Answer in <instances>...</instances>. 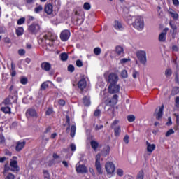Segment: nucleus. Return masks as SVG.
<instances>
[{
	"mask_svg": "<svg viewBox=\"0 0 179 179\" xmlns=\"http://www.w3.org/2000/svg\"><path fill=\"white\" fill-rule=\"evenodd\" d=\"M133 25L137 30H143V27H145V21H143V17L141 16H137Z\"/></svg>",
	"mask_w": 179,
	"mask_h": 179,
	"instance_id": "nucleus-1",
	"label": "nucleus"
},
{
	"mask_svg": "<svg viewBox=\"0 0 179 179\" xmlns=\"http://www.w3.org/2000/svg\"><path fill=\"white\" fill-rule=\"evenodd\" d=\"M10 168L7 167L6 165L4 166V171H8V170H10V171H19V166H17V161L13 160L10 162Z\"/></svg>",
	"mask_w": 179,
	"mask_h": 179,
	"instance_id": "nucleus-2",
	"label": "nucleus"
},
{
	"mask_svg": "<svg viewBox=\"0 0 179 179\" xmlns=\"http://www.w3.org/2000/svg\"><path fill=\"white\" fill-rule=\"evenodd\" d=\"M105 169L108 174H113L115 171V166L111 162H108L106 163Z\"/></svg>",
	"mask_w": 179,
	"mask_h": 179,
	"instance_id": "nucleus-3",
	"label": "nucleus"
},
{
	"mask_svg": "<svg viewBox=\"0 0 179 179\" xmlns=\"http://www.w3.org/2000/svg\"><path fill=\"white\" fill-rule=\"evenodd\" d=\"M137 55V58L138 59V61H140V62L141 64H143V65H145L146 64V52L145 51H138L136 53Z\"/></svg>",
	"mask_w": 179,
	"mask_h": 179,
	"instance_id": "nucleus-4",
	"label": "nucleus"
},
{
	"mask_svg": "<svg viewBox=\"0 0 179 179\" xmlns=\"http://www.w3.org/2000/svg\"><path fill=\"white\" fill-rule=\"evenodd\" d=\"M119 78L118 75L116 73H112L108 77V82L110 85H115L118 82Z\"/></svg>",
	"mask_w": 179,
	"mask_h": 179,
	"instance_id": "nucleus-5",
	"label": "nucleus"
},
{
	"mask_svg": "<svg viewBox=\"0 0 179 179\" xmlns=\"http://www.w3.org/2000/svg\"><path fill=\"white\" fill-rule=\"evenodd\" d=\"M163 110H164V105H162L159 110L156 109L154 113L156 120H162L163 118Z\"/></svg>",
	"mask_w": 179,
	"mask_h": 179,
	"instance_id": "nucleus-6",
	"label": "nucleus"
},
{
	"mask_svg": "<svg viewBox=\"0 0 179 179\" xmlns=\"http://www.w3.org/2000/svg\"><path fill=\"white\" fill-rule=\"evenodd\" d=\"M100 157H101L100 154H97L96 155L95 167H96L99 174H102L103 171H101V164H100Z\"/></svg>",
	"mask_w": 179,
	"mask_h": 179,
	"instance_id": "nucleus-7",
	"label": "nucleus"
},
{
	"mask_svg": "<svg viewBox=\"0 0 179 179\" xmlns=\"http://www.w3.org/2000/svg\"><path fill=\"white\" fill-rule=\"evenodd\" d=\"M29 31L32 33V34H36L40 31V25L38 24H32L28 28Z\"/></svg>",
	"mask_w": 179,
	"mask_h": 179,
	"instance_id": "nucleus-8",
	"label": "nucleus"
},
{
	"mask_svg": "<svg viewBox=\"0 0 179 179\" xmlns=\"http://www.w3.org/2000/svg\"><path fill=\"white\" fill-rule=\"evenodd\" d=\"M109 93L114 94V93H118L120 92V85L117 84H111L108 87Z\"/></svg>",
	"mask_w": 179,
	"mask_h": 179,
	"instance_id": "nucleus-9",
	"label": "nucleus"
},
{
	"mask_svg": "<svg viewBox=\"0 0 179 179\" xmlns=\"http://www.w3.org/2000/svg\"><path fill=\"white\" fill-rule=\"evenodd\" d=\"M26 116L31 118H37V112L36 111L35 109L33 108H29L27 110L26 112Z\"/></svg>",
	"mask_w": 179,
	"mask_h": 179,
	"instance_id": "nucleus-10",
	"label": "nucleus"
},
{
	"mask_svg": "<svg viewBox=\"0 0 179 179\" xmlns=\"http://www.w3.org/2000/svg\"><path fill=\"white\" fill-rule=\"evenodd\" d=\"M76 170L79 174H84V173H87V168H86L85 165L77 164L76 166Z\"/></svg>",
	"mask_w": 179,
	"mask_h": 179,
	"instance_id": "nucleus-11",
	"label": "nucleus"
},
{
	"mask_svg": "<svg viewBox=\"0 0 179 179\" xmlns=\"http://www.w3.org/2000/svg\"><path fill=\"white\" fill-rule=\"evenodd\" d=\"M71 36V32L68 30L63 31L60 34V38L62 41H66Z\"/></svg>",
	"mask_w": 179,
	"mask_h": 179,
	"instance_id": "nucleus-12",
	"label": "nucleus"
},
{
	"mask_svg": "<svg viewBox=\"0 0 179 179\" xmlns=\"http://www.w3.org/2000/svg\"><path fill=\"white\" fill-rule=\"evenodd\" d=\"M169 31V28H165L163 31L159 36V41L161 43H164L166 41V34Z\"/></svg>",
	"mask_w": 179,
	"mask_h": 179,
	"instance_id": "nucleus-13",
	"label": "nucleus"
},
{
	"mask_svg": "<svg viewBox=\"0 0 179 179\" xmlns=\"http://www.w3.org/2000/svg\"><path fill=\"white\" fill-rule=\"evenodd\" d=\"M54 7L52 4L48 3L45 6L44 10L47 13V15H52V12H54Z\"/></svg>",
	"mask_w": 179,
	"mask_h": 179,
	"instance_id": "nucleus-14",
	"label": "nucleus"
},
{
	"mask_svg": "<svg viewBox=\"0 0 179 179\" xmlns=\"http://www.w3.org/2000/svg\"><path fill=\"white\" fill-rule=\"evenodd\" d=\"M45 40H50V41H54L57 40V36L52 34L51 32H48L46 34L43 36Z\"/></svg>",
	"mask_w": 179,
	"mask_h": 179,
	"instance_id": "nucleus-15",
	"label": "nucleus"
},
{
	"mask_svg": "<svg viewBox=\"0 0 179 179\" xmlns=\"http://www.w3.org/2000/svg\"><path fill=\"white\" fill-rule=\"evenodd\" d=\"M86 86H87V83L86 82V79L82 78L78 83V87L80 90H83V89H86Z\"/></svg>",
	"mask_w": 179,
	"mask_h": 179,
	"instance_id": "nucleus-16",
	"label": "nucleus"
},
{
	"mask_svg": "<svg viewBox=\"0 0 179 179\" xmlns=\"http://www.w3.org/2000/svg\"><path fill=\"white\" fill-rule=\"evenodd\" d=\"M26 146V141H18L17 142L16 146H15V150L16 152H20L22 150V149Z\"/></svg>",
	"mask_w": 179,
	"mask_h": 179,
	"instance_id": "nucleus-17",
	"label": "nucleus"
},
{
	"mask_svg": "<svg viewBox=\"0 0 179 179\" xmlns=\"http://www.w3.org/2000/svg\"><path fill=\"white\" fill-rule=\"evenodd\" d=\"M118 102V95L115 94L113 95L112 99L108 101V103H107L108 106H115L117 103Z\"/></svg>",
	"mask_w": 179,
	"mask_h": 179,
	"instance_id": "nucleus-18",
	"label": "nucleus"
},
{
	"mask_svg": "<svg viewBox=\"0 0 179 179\" xmlns=\"http://www.w3.org/2000/svg\"><path fill=\"white\" fill-rule=\"evenodd\" d=\"M41 66L42 69H43V71H46V72H48V71L51 69V64L47 62H43Z\"/></svg>",
	"mask_w": 179,
	"mask_h": 179,
	"instance_id": "nucleus-19",
	"label": "nucleus"
},
{
	"mask_svg": "<svg viewBox=\"0 0 179 179\" xmlns=\"http://www.w3.org/2000/svg\"><path fill=\"white\" fill-rule=\"evenodd\" d=\"M91 101H90V96H85L83 98V104L85 106V107H89V106H90L91 104Z\"/></svg>",
	"mask_w": 179,
	"mask_h": 179,
	"instance_id": "nucleus-20",
	"label": "nucleus"
},
{
	"mask_svg": "<svg viewBox=\"0 0 179 179\" xmlns=\"http://www.w3.org/2000/svg\"><path fill=\"white\" fill-rule=\"evenodd\" d=\"M147 145V152L148 153H152L155 149H156V145L155 144H150L149 141H146Z\"/></svg>",
	"mask_w": 179,
	"mask_h": 179,
	"instance_id": "nucleus-21",
	"label": "nucleus"
},
{
	"mask_svg": "<svg viewBox=\"0 0 179 179\" xmlns=\"http://www.w3.org/2000/svg\"><path fill=\"white\" fill-rule=\"evenodd\" d=\"M115 54H117V55H122V57H124V48H122L120 45H117L115 47Z\"/></svg>",
	"mask_w": 179,
	"mask_h": 179,
	"instance_id": "nucleus-22",
	"label": "nucleus"
},
{
	"mask_svg": "<svg viewBox=\"0 0 179 179\" xmlns=\"http://www.w3.org/2000/svg\"><path fill=\"white\" fill-rule=\"evenodd\" d=\"M110 153V147L106 146L103 148V150L101 151V155L103 156V157H106L108 156V155Z\"/></svg>",
	"mask_w": 179,
	"mask_h": 179,
	"instance_id": "nucleus-23",
	"label": "nucleus"
},
{
	"mask_svg": "<svg viewBox=\"0 0 179 179\" xmlns=\"http://www.w3.org/2000/svg\"><path fill=\"white\" fill-rule=\"evenodd\" d=\"M113 129H114L115 136H120V135L121 134V126H117L116 127H114Z\"/></svg>",
	"mask_w": 179,
	"mask_h": 179,
	"instance_id": "nucleus-24",
	"label": "nucleus"
},
{
	"mask_svg": "<svg viewBox=\"0 0 179 179\" xmlns=\"http://www.w3.org/2000/svg\"><path fill=\"white\" fill-rule=\"evenodd\" d=\"M90 145L92 149L94 150H97V148H99V143L94 140L91 141Z\"/></svg>",
	"mask_w": 179,
	"mask_h": 179,
	"instance_id": "nucleus-25",
	"label": "nucleus"
},
{
	"mask_svg": "<svg viewBox=\"0 0 179 179\" xmlns=\"http://www.w3.org/2000/svg\"><path fill=\"white\" fill-rule=\"evenodd\" d=\"M114 27L115 29H116V30H122L123 29L122 24H121L119 21L117 20L115 21Z\"/></svg>",
	"mask_w": 179,
	"mask_h": 179,
	"instance_id": "nucleus-26",
	"label": "nucleus"
},
{
	"mask_svg": "<svg viewBox=\"0 0 179 179\" xmlns=\"http://www.w3.org/2000/svg\"><path fill=\"white\" fill-rule=\"evenodd\" d=\"M23 33H24V29H23V27H20L16 29L17 36H22Z\"/></svg>",
	"mask_w": 179,
	"mask_h": 179,
	"instance_id": "nucleus-27",
	"label": "nucleus"
},
{
	"mask_svg": "<svg viewBox=\"0 0 179 179\" xmlns=\"http://www.w3.org/2000/svg\"><path fill=\"white\" fill-rule=\"evenodd\" d=\"M76 132V127L75 125H72L71 129V134H70L71 138H73L75 136Z\"/></svg>",
	"mask_w": 179,
	"mask_h": 179,
	"instance_id": "nucleus-28",
	"label": "nucleus"
},
{
	"mask_svg": "<svg viewBox=\"0 0 179 179\" xmlns=\"http://www.w3.org/2000/svg\"><path fill=\"white\" fill-rule=\"evenodd\" d=\"M60 59L62 61H67L68 59V54L66 52L61 53L60 54Z\"/></svg>",
	"mask_w": 179,
	"mask_h": 179,
	"instance_id": "nucleus-29",
	"label": "nucleus"
},
{
	"mask_svg": "<svg viewBox=\"0 0 179 179\" xmlns=\"http://www.w3.org/2000/svg\"><path fill=\"white\" fill-rule=\"evenodd\" d=\"M1 111H3V113H5V114H10V108L9 107H2L1 108Z\"/></svg>",
	"mask_w": 179,
	"mask_h": 179,
	"instance_id": "nucleus-30",
	"label": "nucleus"
},
{
	"mask_svg": "<svg viewBox=\"0 0 179 179\" xmlns=\"http://www.w3.org/2000/svg\"><path fill=\"white\" fill-rule=\"evenodd\" d=\"M173 73V71H171V69H167L165 71V76L166 78H170Z\"/></svg>",
	"mask_w": 179,
	"mask_h": 179,
	"instance_id": "nucleus-31",
	"label": "nucleus"
},
{
	"mask_svg": "<svg viewBox=\"0 0 179 179\" xmlns=\"http://www.w3.org/2000/svg\"><path fill=\"white\" fill-rule=\"evenodd\" d=\"M66 124H68V127L66 129V132H68V129L71 128V120L69 119V116H66Z\"/></svg>",
	"mask_w": 179,
	"mask_h": 179,
	"instance_id": "nucleus-32",
	"label": "nucleus"
},
{
	"mask_svg": "<svg viewBox=\"0 0 179 179\" xmlns=\"http://www.w3.org/2000/svg\"><path fill=\"white\" fill-rule=\"evenodd\" d=\"M45 89H48V82H44L41 85V90H45Z\"/></svg>",
	"mask_w": 179,
	"mask_h": 179,
	"instance_id": "nucleus-33",
	"label": "nucleus"
},
{
	"mask_svg": "<svg viewBox=\"0 0 179 179\" xmlns=\"http://www.w3.org/2000/svg\"><path fill=\"white\" fill-rule=\"evenodd\" d=\"M35 13H40V12H43V6H38L34 8Z\"/></svg>",
	"mask_w": 179,
	"mask_h": 179,
	"instance_id": "nucleus-34",
	"label": "nucleus"
},
{
	"mask_svg": "<svg viewBox=\"0 0 179 179\" xmlns=\"http://www.w3.org/2000/svg\"><path fill=\"white\" fill-rule=\"evenodd\" d=\"M121 76L123 78V79H126V78H128V72L127 70H122L121 72Z\"/></svg>",
	"mask_w": 179,
	"mask_h": 179,
	"instance_id": "nucleus-35",
	"label": "nucleus"
},
{
	"mask_svg": "<svg viewBox=\"0 0 179 179\" xmlns=\"http://www.w3.org/2000/svg\"><path fill=\"white\" fill-rule=\"evenodd\" d=\"M174 134V129H170L168 131H166L165 136L166 138H169V136H170L171 135Z\"/></svg>",
	"mask_w": 179,
	"mask_h": 179,
	"instance_id": "nucleus-36",
	"label": "nucleus"
},
{
	"mask_svg": "<svg viewBox=\"0 0 179 179\" xmlns=\"http://www.w3.org/2000/svg\"><path fill=\"white\" fill-rule=\"evenodd\" d=\"M171 17H173V19H178V14H177L176 12L174 11H169Z\"/></svg>",
	"mask_w": 179,
	"mask_h": 179,
	"instance_id": "nucleus-37",
	"label": "nucleus"
},
{
	"mask_svg": "<svg viewBox=\"0 0 179 179\" xmlns=\"http://www.w3.org/2000/svg\"><path fill=\"white\" fill-rule=\"evenodd\" d=\"M94 54H95V55H100V54H101V49H100V48H95L94 49Z\"/></svg>",
	"mask_w": 179,
	"mask_h": 179,
	"instance_id": "nucleus-38",
	"label": "nucleus"
},
{
	"mask_svg": "<svg viewBox=\"0 0 179 179\" xmlns=\"http://www.w3.org/2000/svg\"><path fill=\"white\" fill-rule=\"evenodd\" d=\"M127 120L129 121V122H134V121H135V115H128Z\"/></svg>",
	"mask_w": 179,
	"mask_h": 179,
	"instance_id": "nucleus-39",
	"label": "nucleus"
},
{
	"mask_svg": "<svg viewBox=\"0 0 179 179\" xmlns=\"http://www.w3.org/2000/svg\"><path fill=\"white\" fill-rule=\"evenodd\" d=\"M91 8H92V6H90V3H85L83 5V8L85 10H90Z\"/></svg>",
	"mask_w": 179,
	"mask_h": 179,
	"instance_id": "nucleus-40",
	"label": "nucleus"
},
{
	"mask_svg": "<svg viewBox=\"0 0 179 179\" xmlns=\"http://www.w3.org/2000/svg\"><path fill=\"white\" fill-rule=\"evenodd\" d=\"M129 61H131V59L129 58H123L121 59L120 61V64H127V62H129Z\"/></svg>",
	"mask_w": 179,
	"mask_h": 179,
	"instance_id": "nucleus-41",
	"label": "nucleus"
},
{
	"mask_svg": "<svg viewBox=\"0 0 179 179\" xmlns=\"http://www.w3.org/2000/svg\"><path fill=\"white\" fill-rule=\"evenodd\" d=\"M179 92V87H175L173 90H172V94L174 96L176 94H178Z\"/></svg>",
	"mask_w": 179,
	"mask_h": 179,
	"instance_id": "nucleus-42",
	"label": "nucleus"
},
{
	"mask_svg": "<svg viewBox=\"0 0 179 179\" xmlns=\"http://www.w3.org/2000/svg\"><path fill=\"white\" fill-rule=\"evenodd\" d=\"M120 123V120H115L110 125L112 129L117 127V125Z\"/></svg>",
	"mask_w": 179,
	"mask_h": 179,
	"instance_id": "nucleus-43",
	"label": "nucleus"
},
{
	"mask_svg": "<svg viewBox=\"0 0 179 179\" xmlns=\"http://www.w3.org/2000/svg\"><path fill=\"white\" fill-rule=\"evenodd\" d=\"M117 174L119 177H122L124 176V171L121 169L117 170Z\"/></svg>",
	"mask_w": 179,
	"mask_h": 179,
	"instance_id": "nucleus-44",
	"label": "nucleus"
},
{
	"mask_svg": "<svg viewBox=\"0 0 179 179\" xmlns=\"http://www.w3.org/2000/svg\"><path fill=\"white\" fill-rule=\"evenodd\" d=\"M76 64L77 66H78V68H82V66H83V62L80 59H78L76 62Z\"/></svg>",
	"mask_w": 179,
	"mask_h": 179,
	"instance_id": "nucleus-45",
	"label": "nucleus"
},
{
	"mask_svg": "<svg viewBox=\"0 0 179 179\" xmlns=\"http://www.w3.org/2000/svg\"><path fill=\"white\" fill-rule=\"evenodd\" d=\"M24 22H26V18L22 17L17 20V24L20 25V24H23Z\"/></svg>",
	"mask_w": 179,
	"mask_h": 179,
	"instance_id": "nucleus-46",
	"label": "nucleus"
},
{
	"mask_svg": "<svg viewBox=\"0 0 179 179\" xmlns=\"http://www.w3.org/2000/svg\"><path fill=\"white\" fill-rule=\"evenodd\" d=\"M123 141L126 143V145H128V143H129V136L125 135L123 138Z\"/></svg>",
	"mask_w": 179,
	"mask_h": 179,
	"instance_id": "nucleus-47",
	"label": "nucleus"
},
{
	"mask_svg": "<svg viewBox=\"0 0 179 179\" xmlns=\"http://www.w3.org/2000/svg\"><path fill=\"white\" fill-rule=\"evenodd\" d=\"M137 179H143V171H140L137 175Z\"/></svg>",
	"mask_w": 179,
	"mask_h": 179,
	"instance_id": "nucleus-48",
	"label": "nucleus"
},
{
	"mask_svg": "<svg viewBox=\"0 0 179 179\" xmlns=\"http://www.w3.org/2000/svg\"><path fill=\"white\" fill-rule=\"evenodd\" d=\"M67 69H68L69 72L72 73L75 71V66H73V65H72V64H70V65L68 66Z\"/></svg>",
	"mask_w": 179,
	"mask_h": 179,
	"instance_id": "nucleus-49",
	"label": "nucleus"
},
{
	"mask_svg": "<svg viewBox=\"0 0 179 179\" xmlns=\"http://www.w3.org/2000/svg\"><path fill=\"white\" fill-rule=\"evenodd\" d=\"M0 145H5V137L2 134H0Z\"/></svg>",
	"mask_w": 179,
	"mask_h": 179,
	"instance_id": "nucleus-50",
	"label": "nucleus"
},
{
	"mask_svg": "<svg viewBox=\"0 0 179 179\" xmlns=\"http://www.w3.org/2000/svg\"><path fill=\"white\" fill-rule=\"evenodd\" d=\"M27 78H22L20 80V83H22V85H27Z\"/></svg>",
	"mask_w": 179,
	"mask_h": 179,
	"instance_id": "nucleus-51",
	"label": "nucleus"
},
{
	"mask_svg": "<svg viewBox=\"0 0 179 179\" xmlns=\"http://www.w3.org/2000/svg\"><path fill=\"white\" fill-rule=\"evenodd\" d=\"M100 114H101V110H100L99 109L96 110L94 113V117H99Z\"/></svg>",
	"mask_w": 179,
	"mask_h": 179,
	"instance_id": "nucleus-52",
	"label": "nucleus"
},
{
	"mask_svg": "<svg viewBox=\"0 0 179 179\" xmlns=\"http://www.w3.org/2000/svg\"><path fill=\"white\" fill-rule=\"evenodd\" d=\"M134 79H136V78H138V76H139V72L134 71L133 72V75H132Z\"/></svg>",
	"mask_w": 179,
	"mask_h": 179,
	"instance_id": "nucleus-53",
	"label": "nucleus"
},
{
	"mask_svg": "<svg viewBox=\"0 0 179 179\" xmlns=\"http://www.w3.org/2000/svg\"><path fill=\"white\" fill-rule=\"evenodd\" d=\"M5 179H15V175L8 173Z\"/></svg>",
	"mask_w": 179,
	"mask_h": 179,
	"instance_id": "nucleus-54",
	"label": "nucleus"
},
{
	"mask_svg": "<svg viewBox=\"0 0 179 179\" xmlns=\"http://www.w3.org/2000/svg\"><path fill=\"white\" fill-rule=\"evenodd\" d=\"M19 55H24L26 54V51L24 49H20L18 50Z\"/></svg>",
	"mask_w": 179,
	"mask_h": 179,
	"instance_id": "nucleus-55",
	"label": "nucleus"
},
{
	"mask_svg": "<svg viewBox=\"0 0 179 179\" xmlns=\"http://www.w3.org/2000/svg\"><path fill=\"white\" fill-rule=\"evenodd\" d=\"M71 150V152H75L76 150V145L75 144L72 143L70 145Z\"/></svg>",
	"mask_w": 179,
	"mask_h": 179,
	"instance_id": "nucleus-56",
	"label": "nucleus"
},
{
	"mask_svg": "<svg viewBox=\"0 0 179 179\" xmlns=\"http://www.w3.org/2000/svg\"><path fill=\"white\" fill-rule=\"evenodd\" d=\"M3 103L6 105V106H9V104H10V99H6L3 101Z\"/></svg>",
	"mask_w": 179,
	"mask_h": 179,
	"instance_id": "nucleus-57",
	"label": "nucleus"
},
{
	"mask_svg": "<svg viewBox=\"0 0 179 179\" xmlns=\"http://www.w3.org/2000/svg\"><path fill=\"white\" fill-rule=\"evenodd\" d=\"M175 82H176V83H179L178 73H176V75H175Z\"/></svg>",
	"mask_w": 179,
	"mask_h": 179,
	"instance_id": "nucleus-58",
	"label": "nucleus"
},
{
	"mask_svg": "<svg viewBox=\"0 0 179 179\" xmlns=\"http://www.w3.org/2000/svg\"><path fill=\"white\" fill-rule=\"evenodd\" d=\"M52 114V109L48 108L46 111V115H51Z\"/></svg>",
	"mask_w": 179,
	"mask_h": 179,
	"instance_id": "nucleus-59",
	"label": "nucleus"
},
{
	"mask_svg": "<svg viewBox=\"0 0 179 179\" xmlns=\"http://www.w3.org/2000/svg\"><path fill=\"white\" fill-rule=\"evenodd\" d=\"M103 127V124L96 125L95 127V129L96 131H99V129H102Z\"/></svg>",
	"mask_w": 179,
	"mask_h": 179,
	"instance_id": "nucleus-60",
	"label": "nucleus"
},
{
	"mask_svg": "<svg viewBox=\"0 0 179 179\" xmlns=\"http://www.w3.org/2000/svg\"><path fill=\"white\" fill-rule=\"evenodd\" d=\"M173 124V122L171 121V117L168 118V122H166V125L170 126Z\"/></svg>",
	"mask_w": 179,
	"mask_h": 179,
	"instance_id": "nucleus-61",
	"label": "nucleus"
},
{
	"mask_svg": "<svg viewBox=\"0 0 179 179\" xmlns=\"http://www.w3.org/2000/svg\"><path fill=\"white\" fill-rule=\"evenodd\" d=\"M58 103L60 106H65V101H64V99H59Z\"/></svg>",
	"mask_w": 179,
	"mask_h": 179,
	"instance_id": "nucleus-62",
	"label": "nucleus"
},
{
	"mask_svg": "<svg viewBox=\"0 0 179 179\" xmlns=\"http://www.w3.org/2000/svg\"><path fill=\"white\" fill-rule=\"evenodd\" d=\"M172 2L173 3V5H175V6H178V5H179L178 0H172Z\"/></svg>",
	"mask_w": 179,
	"mask_h": 179,
	"instance_id": "nucleus-63",
	"label": "nucleus"
},
{
	"mask_svg": "<svg viewBox=\"0 0 179 179\" xmlns=\"http://www.w3.org/2000/svg\"><path fill=\"white\" fill-rule=\"evenodd\" d=\"M176 118V124L177 125H179V115L174 114Z\"/></svg>",
	"mask_w": 179,
	"mask_h": 179,
	"instance_id": "nucleus-64",
	"label": "nucleus"
}]
</instances>
